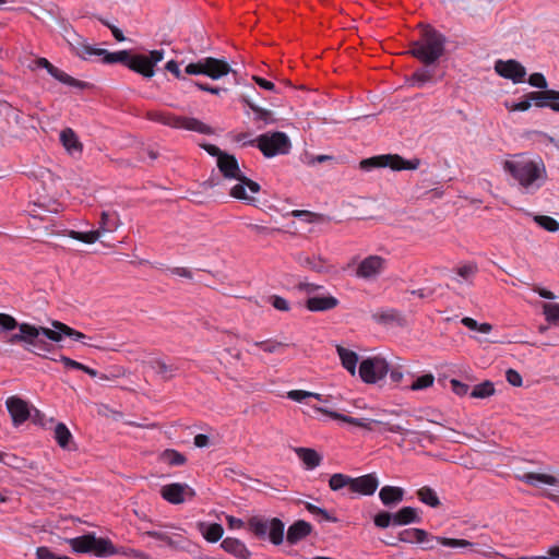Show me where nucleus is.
Wrapping results in <instances>:
<instances>
[{"label":"nucleus","mask_w":559,"mask_h":559,"mask_svg":"<svg viewBox=\"0 0 559 559\" xmlns=\"http://www.w3.org/2000/svg\"><path fill=\"white\" fill-rule=\"evenodd\" d=\"M503 169L518 182L526 194L537 192L547 180L546 166L540 157L531 158L525 154L513 155L503 163Z\"/></svg>","instance_id":"obj_1"},{"label":"nucleus","mask_w":559,"mask_h":559,"mask_svg":"<svg viewBox=\"0 0 559 559\" xmlns=\"http://www.w3.org/2000/svg\"><path fill=\"white\" fill-rule=\"evenodd\" d=\"M217 168L225 179L238 181V183L230 188V197L245 201L250 205L255 204L257 199L249 195L246 192V188H248L252 193H258L261 190V186L243 175L239 168L238 160L234 155L226 153L219 156V160H217Z\"/></svg>","instance_id":"obj_2"},{"label":"nucleus","mask_w":559,"mask_h":559,"mask_svg":"<svg viewBox=\"0 0 559 559\" xmlns=\"http://www.w3.org/2000/svg\"><path fill=\"white\" fill-rule=\"evenodd\" d=\"M447 38L430 25L421 29L420 38L412 43L411 53L426 66L435 64L445 51Z\"/></svg>","instance_id":"obj_3"},{"label":"nucleus","mask_w":559,"mask_h":559,"mask_svg":"<svg viewBox=\"0 0 559 559\" xmlns=\"http://www.w3.org/2000/svg\"><path fill=\"white\" fill-rule=\"evenodd\" d=\"M397 542L417 543L426 550L433 549L437 544L450 548H463L472 546L466 539L437 537L421 528H406L399 533Z\"/></svg>","instance_id":"obj_4"},{"label":"nucleus","mask_w":559,"mask_h":559,"mask_svg":"<svg viewBox=\"0 0 559 559\" xmlns=\"http://www.w3.org/2000/svg\"><path fill=\"white\" fill-rule=\"evenodd\" d=\"M146 118L151 121L162 123L175 129L194 131L200 134H211L212 128L197 118L176 116L171 112L152 110L146 112Z\"/></svg>","instance_id":"obj_5"},{"label":"nucleus","mask_w":559,"mask_h":559,"mask_svg":"<svg viewBox=\"0 0 559 559\" xmlns=\"http://www.w3.org/2000/svg\"><path fill=\"white\" fill-rule=\"evenodd\" d=\"M248 528L255 537L261 539L267 537L275 546L284 542L285 524L277 518L251 516L248 520Z\"/></svg>","instance_id":"obj_6"},{"label":"nucleus","mask_w":559,"mask_h":559,"mask_svg":"<svg viewBox=\"0 0 559 559\" xmlns=\"http://www.w3.org/2000/svg\"><path fill=\"white\" fill-rule=\"evenodd\" d=\"M23 336V343L26 344L25 349L32 350L31 347L38 350L49 352L51 345L47 343L41 336L50 340L51 342H60V333L53 329L35 326L29 323H21L17 325Z\"/></svg>","instance_id":"obj_7"},{"label":"nucleus","mask_w":559,"mask_h":559,"mask_svg":"<svg viewBox=\"0 0 559 559\" xmlns=\"http://www.w3.org/2000/svg\"><path fill=\"white\" fill-rule=\"evenodd\" d=\"M420 165V160L415 158L412 160L404 159L397 154H383L373 156L370 158L362 159L359 164L362 170L369 171L377 167H389L393 170L417 169Z\"/></svg>","instance_id":"obj_8"},{"label":"nucleus","mask_w":559,"mask_h":559,"mask_svg":"<svg viewBox=\"0 0 559 559\" xmlns=\"http://www.w3.org/2000/svg\"><path fill=\"white\" fill-rule=\"evenodd\" d=\"M258 148L265 157L287 154L292 147L289 138L284 132L264 133L255 140Z\"/></svg>","instance_id":"obj_9"},{"label":"nucleus","mask_w":559,"mask_h":559,"mask_svg":"<svg viewBox=\"0 0 559 559\" xmlns=\"http://www.w3.org/2000/svg\"><path fill=\"white\" fill-rule=\"evenodd\" d=\"M63 37L71 51L83 60H90L92 57H100L103 55L102 48L91 46L83 36L72 28H66Z\"/></svg>","instance_id":"obj_10"},{"label":"nucleus","mask_w":559,"mask_h":559,"mask_svg":"<svg viewBox=\"0 0 559 559\" xmlns=\"http://www.w3.org/2000/svg\"><path fill=\"white\" fill-rule=\"evenodd\" d=\"M63 37L71 51L83 60H90L92 57H100L103 55L102 48L91 46L83 36L72 28H66Z\"/></svg>","instance_id":"obj_11"},{"label":"nucleus","mask_w":559,"mask_h":559,"mask_svg":"<svg viewBox=\"0 0 559 559\" xmlns=\"http://www.w3.org/2000/svg\"><path fill=\"white\" fill-rule=\"evenodd\" d=\"M164 58V50H152L146 55H132L128 68L144 78H152L155 73L154 67Z\"/></svg>","instance_id":"obj_12"},{"label":"nucleus","mask_w":559,"mask_h":559,"mask_svg":"<svg viewBox=\"0 0 559 559\" xmlns=\"http://www.w3.org/2000/svg\"><path fill=\"white\" fill-rule=\"evenodd\" d=\"M389 372V365L385 359L373 357L365 359L359 366V376L366 383H376L383 379Z\"/></svg>","instance_id":"obj_13"},{"label":"nucleus","mask_w":559,"mask_h":559,"mask_svg":"<svg viewBox=\"0 0 559 559\" xmlns=\"http://www.w3.org/2000/svg\"><path fill=\"white\" fill-rule=\"evenodd\" d=\"M386 267V260L380 255H368L359 262L356 276L365 281H372L380 276Z\"/></svg>","instance_id":"obj_14"},{"label":"nucleus","mask_w":559,"mask_h":559,"mask_svg":"<svg viewBox=\"0 0 559 559\" xmlns=\"http://www.w3.org/2000/svg\"><path fill=\"white\" fill-rule=\"evenodd\" d=\"M495 71L502 78L511 80L513 83L524 82L526 69L516 60H497Z\"/></svg>","instance_id":"obj_15"},{"label":"nucleus","mask_w":559,"mask_h":559,"mask_svg":"<svg viewBox=\"0 0 559 559\" xmlns=\"http://www.w3.org/2000/svg\"><path fill=\"white\" fill-rule=\"evenodd\" d=\"M162 497L173 504H179L186 501L187 498H193L195 492L187 484L173 483L162 487Z\"/></svg>","instance_id":"obj_16"},{"label":"nucleus","mask_w":559,"mask_h":559,"mask_svg":"<svg viewBox=\"0 0 559 559\" xmlns=\"http://www.w3.org/2000/svg\"><path fill=\"white\" fill-rule=\"evenodd\" d=\"M8 412L14 426L24 424L29 418L28 403L19 396H10L5 401Z\"/></svg>","instance_id":"obj_17"},{"label":"nucleus","mask_w":559,"mask_h":559,"mask_svg":"<svg viewBox=\"0 0 559 559\" xmlns=\"http://www.w3.org/2000/svg\"><path fill=\"white\" fill-rule=\"evenodd\" d=\"M379 480L374 474H366L359 477H352L350 492L364 496H371L376 492Z\"/></svg>","instance_id":"obj_18"},{"label":"nucleus","mask_w":559,"mask_h":559,"mask_svg":"<svg viewBox=\"0 0 559 559\" xmlns=\"http://www.w3.org/2000/svg\"><path fill=\"white\" fill-rule=\"evenodd\" d=\"M312 525L305 521L298 520L289 525L286 534V540L289 545H296L312 533Z\"/></svg>","instance_id":"obj_19"},{"label":"nucleus","mask_w":559,"mask_h":559,"mask_svg":"<svg viewBox=\"0 0 559 559\" xmlns=\"http://www.w3.org/2000/svg\"><path fill=\"white\" fill-rule=\"evenodd\" d=\"M204 68L205 75L212 80H218L231 71L230 66L225 60L213 57L204 58Z\"/></svg>","instance_id":"obj_20"},{"label":"nucleus","mask_w":559,"mask_h":559,"mask_svg":"<svg viewBox=\"0 0 559 559\" xmlns=\"http://www.w3.org/2000/svg\"><path fill=\"white\" fill-rule=\"evenodd\" d=\"M528 97L532 102V106L537 108L549 107L552 109V105L556 100H559V91L544 90L530 92Z\"/></svg>","instance_id":"obj_21"},{"label":"nucleus","mask_w":559,"mask_h":559,"mask_svg":"<svg viewBox=\"0 0 559 559\" xmlns=\"http://www.w3.org/2000/svg\"><path fill=\"white\" fill-rule=\"evenodd\" d=\"M515 478L520 481H523L527 485L537 487L539 484H545L549 486H558L559 478L552 475L543 474V473H534L527 472L522 474H516Z\"/></svg>","instance_id":"obj_22"},{"label":"nucleus","mask_w":559,"mask_h":559,"mask_svg":"<svg viewBox=\"0 0 559 559\" xmlns=\"http://www.w3.org/2000/svg\"><path fill=\"white\" fill-rule=\"evenodd\" d=\"M221 547L237 559H250L251 557V552L246 544L238 538L226 537L222 542Z\"/></svg>","instance_id":"obj_23"},{"label":"nucleus","mask_w":559,"mask_h":559,"mask_svg":"<svg viewBox=\"0 0 559 559\" xmlns=\"http://www.w3.org/2000/svg\"><path fill=\"white\" fill-rule=\"evenodd\" d=\"M338 299L333 296H313L306 301L309 311L320 312L334 309L338 305Z\"/></svg>","instance_id":"obj_24"},{"label":"nucleus","mask_w":559,"mask_h":559,"mask_svg":"<svg viewBox=\"0 0 559 559\" xmlns=\"http://www.w3.org/2000/svg\"><path fill=\"white\" fill-rule=\"evenodd\" d=\"M146 364L165 381L173 379L178 370V367L175 364H168L160 358H152L147 360Z\"/></svg>","instance_id":"obj_25"},{"label":"nucleus","mask_w":559,"mask_h":559,"mask_svg":"<svg viewBox=\"0 0 559 559\" xmlns=\"http://www.w3.org/2000/svg\"><path fill=\"white\" fill-rule=\"evenodd\" d=\"M296 261L302 267H306L317 273H323L329 271V265L326 264V261L320 255H307L305 253H299L296 257Z\"/></svg>","instance_id":"obj_26"},{"label":"nucleus","mask_w":559,"mask_h":559,"mask_svg":"<svg viewBox=\"0 0 559 559\" xmlns=\"http://www.w3.org/2000/svg\"><path fill=\"white\" fill-rule=\"evenodd\" d=\"M379 498L385 507H393L404 498V489L395 486H384L380 489Z\"/></svg>","instance_id":"obj_27"},{"label":"nucleus","mask_w":559,"mask_h":559,"mask_svg":"<svg viewBox=\"0 0 559 559\" xmlns=\"http://www.w3.org/2000/svg\"><path fill=\"white\" fill-rule=\"evenodd\" d=\"M394 514V525H408L412 523H420L421 518L417 509L413 507H403Z\"/></svg>","instance_id":"obj_28"},{"label":"nucleus","mask_w":559,"mask_h":559,"mask_svg":"<svg viewBox=\"0 0 559 559\" xmlns=\"http://www.w3.org/2000/svg\"><path fill=\"white\" fill-rule=\"evenodd\" d=\"M198 530L202 534V536L210 543L218 542L224 534V528L218 523L207 524L205 522H199Z\"/></svg>","instance_id":"obj_29"},{"label":"nucleus","mask_w":559,"mask_h":559,"mask_svg":"<svg viewBox=\"0 0 559 559\" xmlns=\"http://www.w3.org/2000/svg\"><path fill=\"white\" fill-rule=\"evenodd\" d=\"M91 554H94L97 557H108L119 551L115 548L114 544L107 539L102 537H96L94 535V543H92Z\"/></svg>","instance_id":"obj_30"},{"label":"nucleus","mask_w":559,"mask_h":559,"mask_svg":"<svg viewBox=\"0 0 559 559\" xmlns=\"http://www.w3.org/2000/svg\"><path fill=\"white\" fill-rule=\"evenodd\" d=\"M295 453L304 462L307 469H313L321 464V455L310 448H296Z\"/></svg>","instance_id":"obj_31"},{"label":"nucleus","mask_w":559,"mask_h":559,"mask_svg":"<svg viewBox=\"0 0 559 559\" xmlns=\"http://www.w3.org/2000/svg\"><path fill=\"white\" fill-rule=\"evenodd\" d=\"M120 225L119 215L116 212L103 211L100 214L99 227L102 236L106 233L115 231Z\"/></svg>","instance_id":"obj_32"},{"label":"nucleus","mask_w":559,"mask_h":559,"mask_svg":"<svg viewBox=\"0 0 559 559\" xmlns=\"http://www.w3.org/2000/svg\"><path fill=\"white\" fill-rule=\"evenodd\" d=\"M337 354L342 361L343 367L350 373L355 374L358 356L355 352L347 349L341 345L336 346Z\"/></svg>","instance_id":"obj_33"},{"label":"nucleus","mask_w":559,"mask_h":559,"mask_svg":"<svg viewBox=\"0 0 559 559\" xmlns=\"http://www.w3.org/2000/svg\"><path fill=\"white\" fill-rule=\"evenodd\" d=\"M436 75V68L433 64L426 66L424 64L423 68L418 69L413 73L412 80L413 85H416L418 87L424 86L427 82L433 81Z\"/></svg>","instance_id":"obj_34"},{"label":"nucleus","mask_w":559,"mask_h":559,"mask_svg":"<svg viewBox=\"0 0 559 559\" xmlns=\"http://www.w3.org/2000/svg\"><path fill=\"white\" fill-rule=\"evenodd\" d=\"M72 550L80 554L91 552L94 534H85L79 537L68 539Z\"/></svg>","instance_id":"obj_35"},{"label":"nucleus","mask_w":559,"mask_h":559,"mask_svg":"<svg viewBox=\"0 0 559 559\" xmlns=\"http://www.w3.org/2000/svg\"><path fill=\"white\" fill-rule=\"evenodd\" d=\"M417 498L431 508H438L441 504L437 492L428 486H424L417 490Z\"/></svg>","instance_id":"obj_36"},{"label":"nucleus","mask_w":559,"mask_h":559,"mask_svg":"<svg viewBox=\"0 0 559 559\" xmlns=\"http://www.w3.org/2000/svg\"><path fill=\"white\" fill-rule=\"evenodd\" d=\"M55 439L60 448L64 450L70 449V443L72 441V433L68 429V427L63 423H59L55 427Z\"/></svg>","instance_id":"obj_37"},{"label":"nucleus","mask_w":559,"mask_h":559,"mask_svg":"<svg viewBox=\"0 0 559 559\" xmlns=\"http://www.w3.org/2000/svg\"><path fill=\"white\" fill-rule=\"evenodd\" d=\"M103 55V61L105 63H115V62H121L128 67V62L131 59L132 55L128 50H121L117 52H109L106 49H102Z\"/></svg>","instance_id":"obj_38"},{"label":"nucleus","mask_w":559,"mask_h":559,"mask_svg":"<svg viewBox=\"0 0 559 559\" xmlns=\"http://www.w3.org/2000/svg\"><path fill=\"white\" fill-rule=\"evenodd\" d=\"M53 330L60 333V341L62 340V336H69L72 337L75 341H83L86 336L80 331H76L72 329L71 326L60 322V321H53L52 322Z\"/></svg>","instance_id":"obj_39"},{"label":"nucleus","mask_w":559,"mask_h":559,"mask_svg":"<svg viewBox=\"0 0 559 559\" xmlns=\"http://www.w3.org/2000/svg\"><path fill=\"white\" fill-rule=\"evenodd\" d=\"M60 140L63 146L69 151H81L82 145L78 140L76 134L71 129H66L60 133Z\"/></svg>","instance_id":"obj_40"},{"label":"nucleus","mask_w":559,"mask_h":559,"mask_svg":"<svg viewBox=\"0 0 559 559\" xmlns=\"http://www.w3.org/2000/svg\"><path fill=\"white\" fill-rule=\"evenodd\" d=\"M352 477L342 473L333 474L329 479V487L333 491H338L343 488H347L350 492Z\"/></svg>","instance_id":"obj_41"},{"label":"nucleus","mask_w":559,"mask_h":559,"mask_svg":"<svg viewBox=\"0 0 559 559\" xmlns=\"http://www.w3.org/2000/svg\"><path fill=\"white\" fill-rule=\"evenodd\" d=\"M51 76L66 85L78 87V88H85L88 85L84 81H80V80L72 78L64 71L60 70L59 68H56V70L53 71Z\"/></svg>","instance_id":"obj_42"},{"label":"nucleus","mask_w":559,"mask_h":559,"mask_svg":"<svg viewBox=\"0 0 559 559\" xmlns=\"http://www.w3.org/2000/svg\"><path fill=\"white\" fill-rule=\"evenodd\" d=\"M69 236L72 239L82 241L84 243H94L102 237L100 230H90V231H76V230H70Z\"/></svg>","instance_id":"obj_43"},{"label":"nucleus","mask_w":559,"mask_h":559,"mask_svg":"<svg viewBox=\"0 0 559 559\" xmlns=\"http://www.w3.org/2000/svg\"><path fill=\"white\" fill-rule=\"evenodd\" d=\"M373 318L380 323H400L403 320L401 312L395 309L381 310L374 313Z\"/></svg>","instance_id":"obj_44"},{"label":"nucleus","mask_w":559,"mask_h":559,"mask_svg":"<svg viewBox=\"0 0 559 559\" xmlns=\"http://www.w3.org/2000/svg\"><path fill=\"white\" fill-rule=\"evenodd\" d=\"M495 393L493 383L490 381H485L474 386L471 392V397L473 399H486L491 396Z\"/></svg>","instance_id":"obj_45"},{"label":"nucleus","mask_w":559,"mask_h":559,"mask_svg":"<svg viewBox=\"0 0 559 559\" xmlns=\"http://www.w3.org/2000/svg\"><path fill=\"white\" fill-rule=\"evenodd\" d=\"M534 222L547 231L556 233L559 230V222L551 216L535 215Z\"/></svg>","instance_id":"obj_46"},{"label":"nucleus","mask_w":559,"mask_h":559,"mask_svg":"<svg viewBox=\"0 0 559 559\" xmlns=\"http://www.w3.org/2000/svg\"><path fill=\"white\" fill-rule=\"evenodd\" d=\"M145 534L147 536L154 538V539H157V540H160V542L165 543L166 545H168L170 547H178L180 545V540L175 538L177 536L176 535H170L167 532H163V531H148Z\"/></svg>","instance_id":"obj_47"},{"label":"nucleus","mask_w":559,"mask_h":559,"mask_svg":"<svg viewBox=\"0 0 559 559\" xmlns=\"http://www.w3.org/2000/svg\"><path fill=\"white\" fill-rule=\"evenodd\" d=\"M314 409L317 412H320L322 414H325V415L330 416L333 419L341 420L343 423H347V424H350V425H354V426H357V427H358V424H360V418L346 416V415H343L341 413L329 411L326 408L318 407V406H316Z\"/></svg>","instance_id":"obj_48"},{"label":"nucleus","mask_w":559,"mask_h":559,"mask_svg":"<svg viewBox=\"0 0 559 559\" xmlns=\"http://www.w3.org/2000/svg\"><path fill=\"white\" fill-rule=\"evenodd\" d=\"M254 345L260 347V348H262L264 352L270 353V354L278 353L283 348L288 346L287 343L272 341V340L255 342Z\"/></svg>","instance_id":"obj_49"},{"label":"nucleus","mask_w":559,"mask_h":559,"mask_svg":"<svg viewBox=\"0 0 559 559\" xmlns=\"http://www.w3.org/2000/svg\"><path fill=\"white\" fill-rule=\"evenodd\" d=\"M287 397L298 403L304 402L307 397H313L318 401H322L321 394L304 390H292L287 392Z\"/></svg>","instance_id":"obj_50"},{"label":"nucleus","mask_w":559,"mask_h":559,"mask_svg":"<svg viewBox=\"0 0 559 559\" xmlns=\"http://www.w3.org/2000/svg\"><path fill=\"white\" fill-rule=\"evenodd\" d=\"M163 460L173 466H179L186 462V457L180 452L171 449L164 451Z\"/></svg>","instance_id":"obj_51"},{"label":"nucleus","mask_w":559,"mask_h":559,"mask_svg":"<svg viewBox=\"0 0 559 559\" xmlns=\"http://www.w3.org/2000/svg\"><path fill=\"white\" fill-rule=\"evenodd\" d=\"M435 382V377L432 373H426L418 377L409 386L413 391H420L427 388H430Z\"/></svg>","instance_id":"obj_52"},{"label":"nucleus","mask_w":559,"mask_h":559,"mask_svg":"<svg viewBox=\"0 0 559 559\" xmlns=\"http://www.w3.org/2000/svg\"><path fill=\"white\" fill-rule=\"evenodd\" d=\"M373 523L379 528H386L391 524L394 525V514L388 511H381L374 515Z\"/></svg>","instance_id":"obj_53"},{"label":"nucleus","mask_w":559,"mask_h":559,"mask_svg":"<svg viewBox=\"0 0 559 559\" xmlns=\"http://www.w3.org/2000/svg\"><path fill=\"white\" fill-rule=\"evenodd\" d=\"M543 310L548 322L559 323V304H544Z\"/></svg>","instance_id":"obj_54"},{"label":"nucleus","mask_w":559,"mask_h":559,"mask_svg":"<svg viewBox=\"0 0 559 559\" xmlns=\"http://www.w3.org/2000/svg\"><path fill=\"white\" fill-rule=\"evenodd\" d=\"M165 69L173 73L178 80L183 81L188 84H193V80L188 79L179 69V64L175 60H170L166 63Z\"/></svg>","instance_id":"obj_55"},{"label":"nucleus","mask_w":559,"mask_h":559,"mask_svg":"<svg viewBox=\"0 0 559 559\" xmlns=\"http://www.w3.org/2000/svg\"><path fill=\"white\" fill-rule=\"evenodd\" d=\"M243 102L250 107V109L257 115V119L263 120L265 122L269 121L272 112L269 109L257 106L251 103L249 99L243 98Z\"/></svg>","instance_id":"obj_56"},{"label":"nucleus","mask_w":559,"mask_h":559,"mask_svg":"<svg viewBox=\"0 0 559 559\" xmlns=\"http://www.w3.org/2000/svg\"><path fill=\"white\" fill-rule=\"evenodd\" d=\"M506 107L510 111H526V110H528L532 107V102L528 97V93L525 94L523 99L520 100L519 103H513L511 105L509 103H506Z\"/></svg>","instance_id":"obj_57"},{"label":"nucleus","mask_w":559,"mask_h":559,"mask_svg":"<svg viewBox=\"0 0 559 559\" xmlns=\"http://www.w3.org/2000/svg\"><path fill=\"white\" fill-rule=\"evenodd\" d=\"M19 325L17 321L10 314L0 313V329L1 331H12Z\"/></svg>","instance_id":"obj_58"},{"label":"nucleus","mask_w":559,"mask_h":559,"mask_svg":"<svg viewBox=\"0 0 559 559\" xmlns=\"http://www.w3.org/2000/svg\"><path fill=\"white\" fill-rule=\"evenodd\" d=\"M528 84L534 87L540 88L542 91L547 90V86H548V82H547L546 78L544 76V74L538 73V72L532 73L530 75Z\"/></svg>","instance_id":"obj_59"},{"label":"nucleus","mask_w":559,"mask_h":559,"mask_svg":"<svg viewBox=\"0 0 559 559\" xmlns=\"http://www.w3.org/2000/svg\"><path fill=\"white\" fill-rule=\"evenodd\" d=\"M185 73L188 75H199V74L205 75L204 58L199 60L198 62L189 63L185 68Z\"/></svg>","instance_id":"obj_60"},{"label":"nucleus","mask_w":559,"mask_h":559,"mask_svg":"<svg viewBox=\"0 0 559 559\" xmlns=\"http://www.w3.org/2000/svg\"><path fill=\"white\" fill-rule=\"evenodd\" d=\"M292 215L294 217H302L308 223L319 222L321 218V215L306 210H295L292 212Z\"/></svg>","instance_id":"obj_61"},{"label":"nucleus","mask_w":559,"mask_h":559,"mask_svg":"<svg viewBox=\"0 0 559 559\" xmlns=\"http://www.w3.org/2000/svg\"><path fill=\"white\" fill-rule=\"evenodd\" d=\"M269 302L276 309V310H280V311H288L289 310V304L288 301L281 297V296H277V295H272L269 297Z\"/></svg>","instance_id":"obj_62"},{"label":"nucleus","mask_w":559,"mask_h":559,"mask_svg":"<svg viewBox=\"0 0 559 559\" xmlns=\"http://www.w3.org/2000/svg\"><path fill=\"white\" fill-rule=\"evenodd\" d=\"M477 273V266L475 264H465L457 269V275L464 280L472 278Z\"/></svg>","instance_id":"obj_63"},{"label":"nucleus","mask_w":559,"mask_h":559,"mask_svg":"<svg viewBox=\"0 0 559 559\" xmlns=\"http://www.w3.org/2000/svg\"><path fill=\"white\" fill-rule=\"evenodd\" d=\"M524 559H559V543L549 547L546 556H537Z\"/></svg>","instance_id":"obj_64"}]
</instances>
